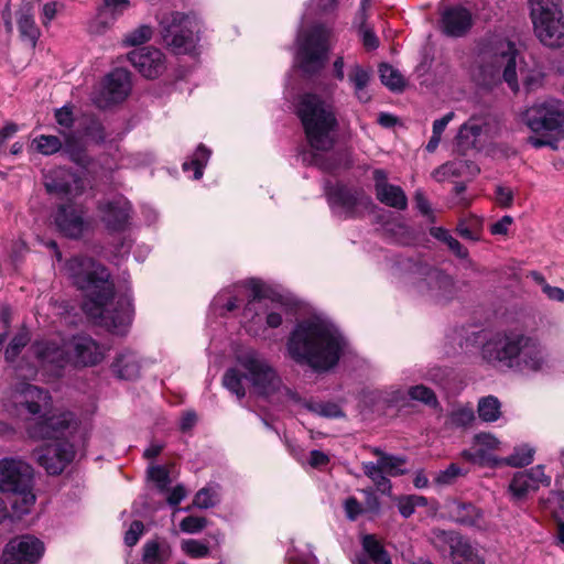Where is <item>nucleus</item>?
<instances>
[{
	"mask_svg": "<svg viewBox=\"0 0 564 564\" xmlns=\"http://www.w3.org/2000/svg\"><path fill=\"white\" fill-rule=\"evenodd\" d=\"M430 279L435 283L443 296H446L454 286L452 278L438 271H433L430 274Z\"/></svg>",
	"mask_w": 564,
	"mask_h": 564,
	"instance_id": "obj_53",
	"label": "nucleus"
},
{
	"mask_svg": "<svg viewBox=\"0 0 564 564\" xmlns=\"http://www.w3.org/2000/svg\"><path fill=\"white\" fill-rule=\"evenodd\" d=\"M59 7L55 1L46 2L43 6L41 21L44 26H47L55 19Z\"/></svg>",
	"mask_w": 564,
	"mask_h": 564,
	"instance_id": "obj_60",
	"label": "nucleus"
},
{
	"mask_svg": "<svg viewBox=\"0 0 564 564\" xmlns=\"http://www.w3.org/2000/svg\"><path fill=\"white\" fill-rule=\"evenodd\" d=\"M43 543L31 535L12 539L3 551L4 564H34L42 556Z\"/></svg>",
	"mask_w": 564,
	"mask_h": 564,
	"instance_id": "obj_19",
	"label": "nucleus"
},
{
	"mask_svg": "<svg viewBox=\"0 0 564 564\" xmlns=\"http://www.w3.org/2000/svg\"><path fill=\"white\" fill-rule=\"evenodd\" d=\"M471 13L462 6L448 7L442 12V30L449 36L464 35L471 28Z\"/></svg>",
	"mask_w": 564,
	"mask_h": 564,
	"instance_id": "obj_24",
	"label": "nucleus"
},
{
	"mask_svg": "<svg viewBox=\"0 0 564 564\" xmlns=\"http://www.w3.org/2000/svg\"><path fill=\"white\" fill-rule=\"evenodd\" d=\"M32 147L43 155H52L62 150L63 143L55 135L41 134L33 139Z\"/></svg>",
	"mask_w": 564,
	"mask_h": 564,
	"instance_id": "obj_42",
	"label": "nucleus"
},
{
	"mask_svg": "<svg viewBox=\"0 0 564 564\" xmlns=\"http://www.w3.org/2000/svg\"><path fill=\"white\" fill-rule=\"evenodd\" d=\"M329 37L330 32L324 25H315L310 32L299 34L296 61L304 73L314 74L324 67L330 48Z\"/></svg>",
	"mask_w": 564,
	"mask_h": 564,
	"instance_id": "obj_12",
	"label": "nucleus"
},
{
	"mask_svg": "<svg viewBox=\"0 0 564 564\" xmlns=\"http://www.w3.org/2000/svg\"><path fill=\"white\" fill-rule=\"evenodd\" d=\"M545 74L540 69L530 70L523 78V85L528 91H535L543 87Z\"/></svg>",
	"mask_w": 564,
	"mask_h": 564,
	"instance_id": "obj_52",
	"label": "nucleus"
},
{
	"mask_svg": "<svg viewBox=\"0 0 564 564\" xmlns=\"http://www.w3.org/2000/svg\"><path fill=\"white\" fill-rule=\"evenodd\" d=\"M478 415L481 421L496 422L501 415V403L494 395H487L478 401Z\"/></svg>",
	"mask_w": 564,
	"mask_h": 564,
	"instance_id": "obj_34",
	"label": "nucleus"
},
{
	"mask_svg": "<svg viewBox=\"0 0 564 564\" xmlns=\"http://www.w3.org/2000/svg\"><path fill=\"white\" fill-rule=\"evenodd\" d=\"M373 180L377 198L382 204L401 210L406 208L408 198L403 189L400 186L389 184L387 173L383 170H375Z\"/></svg>",
	"mask_w": 564,
	"mask_h": 564,
	"instance_id": "obj_23",
	"label": "nucleus"
},
{
	"mask_svg": "<svg viewBox=\"0 0 564 564\" xmlns=\"http://www.w3.org/2000/svg\"><path fill=\"white\" fill-rule=\"evenodd\" d=\"M447 510L456 523L478 530L486 528L484 511L470 502L453 500L447 505Z\"/></svg>",
	"mask_w": 564,
	"mask_h": 564,
	"instance_id": "obj_25",
	"label": "nucleus"
},
{
	"mask_svg": "<svg viewBox=\"0 0 564 564\" xmlns=\"http://www.w3.org/2000/svg\"><path fill=\"white\" fill-rule=\"evenodd\" d=\"M534 448L529 445H521L514 448L513 453L505 458H501L502 465L511 467H523L530 465L533 460Z\"/></svg>",
	"mask_w": 564,
	"mask_h": 564,
	"instance_id": "obj_41",
	"label": "nucleus"
},
{
	"mask_svg": "<svg viewBox=\"0 0 564 564\" xmlns=\"http://www.w3.org/2000/svg\"><path fill=\"white\" fill-rule=\"evenodd\" d=\"M467 169H469L467 161L456 160L447 162L433 172V177L437 182H444L449 177L463 175Z\"/></svg>",
	"mask_w": 564,
	"mask_h": 564,
	"instance_id": "obj_38",
	"label": "nucleus"
},
{
	"mask_svg": "<svg viewBox=\"0 0 564 564\" xmlns=\"http://www.w3.org/2000/svg\"><path fill=\"white\" fill-rule=\"evenodd\" d=\"M128 59L147 78H156L165 69L163 53L154 47H141L129 53Z\"/></svg>",
	"mask_w": 564,
	"mask_h": 564,
	"instance_id": "obj_21",
	"label": "nucleus"
},
{
	"mask_svg": "<svg viewBox=\"0 0 564 564\" xmlns=\"http://www.w3.org/2000/svg\"><path fill=\"white\" fill-rule=\"evenodd\" d=\"M307 409L311 412L316 413L321 416H325V417H339L343 415L340 408L337 404L330 403V402H326V403L311 402L307 404Z\"/></svg>",
	"mask_w": 564,
	"mask_h": 564,
	"instance_id": "obj_48",
	"label": "nucleus"
},
{
	"mask_svg": "<svg viewBox=\"0 0 564 564\" xmlns=\"http://www.w3.org/2000/svg\"><path fill=\"white\" fill-rule=\"evenodd\" d=\"M238 367L228 369L223 378L224 386L239 399L246 395L243 380L261 395L269 397L281 387V379L268 360L254 349H246L236 357Z\"/></svg>",
	"mask_w": 564,
	"mask_h": 564,
	"instance_id": "obj_6",
	"label": "nucleus"
},
{
	"mask_svg": "<svg viewBox=\"0 0 564 564\" xmlns=\"http://www.w3.org/2000/svg\"><path fill=\"white\" fill-rule=\"evenodd\" d=\"M207 524V520L203 517L188 516L184 518L180 528L183 532L194 534L200 532Z\"/></svg>",
	"mask_w": 564,
	"mask_h": 564,
	"instance_id": "obj_51",
	"label": "nucleus"
},
{
	"mask_svg": "<svg viewBox=\"0 0 564 564\" xmlns=\"http://www.w3.org/2000/svg\"><path fill=\"white\" fill-rule=\"evenodd\" d=\"M20 404L32 416L25 423V432L32 440H53L36 451L39 464L51 475L61 474L74 459V446L63 440L74 425L72 412H52V397L48 391L23 383L19 389Z\"/></svg>",
	"mask_w": 564,
	"mask_h": 564,
	"instance_id": "obj_1",
	"label": "nucleus"
},
{
	"mask_svg": "<svg viewBox=\"0 0 564 564\" xmlns=\"http://www.w3.org/2000/svg\"><path fill=\"white\" fill-rule=\"evenodd\" d=\"M480 63L471 73L475 84L486 90L497 88L502 82L517 93L519 82L516 43L502 33L487 35L480 44Z\"/></svg>",
	"mask_w": 564,
	"mask_h": 564,
	"instance_id": "obj_4",
	"label": "nucleus"
},
{
	"mask_svg": "<svg viewBox=\"0 0 564 564\" xmlns=\"http://www.w3.org/2000/svg\"><path fill=\"white\" fill-rule=\"evenodd\" d=\"M525 474L529 475L530 479H532V484L536 490L540 488V486L547 487L551 485V477L545 475L544 467L542 465H538L529 470H525Z\"/></svg>",
	"mask_w": 564,
	"mask_h": 564,
	"instance_id": "obj_54",
	"label": "nucleus"
},
{
	"mask_svg": "<svg viewBox=\"0 0 564 564\" xmlns=\"http://www.w3.org/2000/svg\"><path fill=\"white\" fill-rule=\"evenodd\" d=\"M512 223L513 218L509 215H506L490 226V232L492 235H507Z\"/></svg>",
	"mask_w": 564,
	"mask_h": 564,
	"instance_id": "obj_61",
	"label": "nucleus"
},
{
	"mask_svg": "<svg viewBox=\"0 0 564 564\" xmlns=\"http://www.w3.org/2000/svg\"><path fill=\"white\" fill-rule=\"evenodd\" d=\"M29 340L30 336L28 332H20L19 334H17L6 349V360L9 362H13L15 358L20 355L21 350L26 346Z\"/></svg>",
	"mask_w": 564,
	"mask_h": 564,
	"instance_id": "obj_45",
	"label": "nucleus"
},
{
	"mask_svg": "<svg viewBox=\"0 0 564 564\" xmlns=\"http://www.w3.org/2000/svg\"><path fill=\"white\" fill-rule=\"evenodd\" d=\"M45 187L47 192L69 198H76L85 188L84 181L67 170H58L54 175L46 176Z\"/></svg>",
	"mask_w": 564,
	"mask_h": 564,
	"instance_id": "obj_22",
	"label": "nucleus"
},
{
	"mask_svg": "<svg viewBox=\"0 0 564 564\" xmlns=\"http://www.w3.org/2000/svg\"><path fill=\"white\" fill-rule=\"evenodd\" d=\"M344 509L346 517L351 521H355L364 512L361 503L354 497L344 501Z\"/></svg>",
	"mask_w": 564,
	"mask_h": 564,
	"instance_id": "obj_58",
	"label": "nucleus"
},
{
	"mask_svg": "<svg viewBox=\"0 0 564 564\" xmlns=\"http://www.w3.org/2000/svg\"><path fill=\"white\" fill-rule=\"evenodd\" d=\"M486 122L480 117H471L458 130L456 135V149L465 154L467 151L478 148Z\"/></svg>",
	"mask_w": 564,
	"mask_h": 564,
	"instance_id": "obj_27",
	"label": "nucleus"
},
{
	"mask_svg": "<svg viewBox=\"0 0 564 564\" xmlns=\"http://www.w3.org/2000/svg\"><path fill=\"white\" fill-rule=\"evenodd\" d=\"M210 156V151L203 144L198 145L192 159L183 163L185 172L193 171L194 178L199 180L203 176L204 167L206 166Z\"/></svg>",
	"mask_w": 564,
	"mask_h": 564,
	"instance_id": "obj_36",
	"label": "nucleus"
},
{
	"mask_svg": "<svg viewBox=\"0 0 564 564\" xmlns=\"http://www.w3.org/2000/svg\"><path fill=\"white\" fill-rule=\"evenodd\" d=\"M408 393L411 399L421 401L425 404L435 405L437 403L434 392L424 386L412 387Z\"/></svg>",
	"mask_w": 564,
	"mask_h": 564,
	"instance_id": "obj_50",
	"label": "nucleus"
},
{
	"mask_svg": "<svg viewBox=\"0 0 564 564\" xmlns=\"http://www.w3.org/2000/svg\"><path fill=\"white\" fill-rule=\"evenodd\" d=\"M360 32L362 36L364 46L367 50H375L379 46V40L370 29L361 26Z\"/></svg>",
	"mask_w": 564,
	"mask_h": 564,
	"instance_id": "obj_63",
	"label": "nucleus"
},
{
	"mask_svg": "<svg viewBox=\"0 0 564 564\" xmlns=\"http://www.w3.org/2000/svg\"><path fill=\"white\" fill-rule=\"evenodd\" d=\"M64 151L69 155L70 160L78 165H85L86 154L83 149L76 148L69 138H66Z\"/></svg>",
	"mask_w": 564,
	"mask_h": 564,
	"instance_id": "obj_56",
	"label": "nucleus"
},
{
	"mask_svg": "<svg viewBox=\"0 0 564 564\" xmlns=\"http://www.w3.org/2000/svg\"><path fill=\"white\" fill-rule=\"evenodd\" d=\"M371 452L373 455L379 457L378 462L386 474L390 476H398L404 473V469L402 468L404 466V460L402 458L387 455L377 447L372 448Z\"/></svg>",
	"mask_w": 564,
	"mask_h": 564,
	"instance_id": "obj_39",
	"label": "nucleus"
},
{
	"mask_svg": "<svg viewBox=\"0 0 564 564\" xmlns=\"http://www.w3.org/2000/svg\"><path fill=\"white\" fill-rule=\"evenodd\" d=\"M495 199L500 207L509 208L513 203V192L510 187L498 185L495 191Z\"/></svg>",
	"mask_w": 564,
	"mask_h": 564,
	"instance_id": "obj_55",
	"label": "nucleus"
},
{
	"mask_svg": "<svg viewBox=\"0 0 564 564\" xmlns=\"http://www.w3.org/2000/svg\"><path fill=\"white\" fill-rule=\"evenodd\" d=\"M398 509L403 518H410L415 510L414 503L409 496L398 499Z\"/></svg>",
	"mask_w": 564,
	"mask_h": 564,
	"instance_id": "obj_64",
	"label": "nucleus"
},
{
	"mask_svg": "<svg viewBox=\"0 0 564 564\" xmlns=\"http://www.w3.org/2000/svg\"><path fill=\"white\" fill-rule=\"evenodd\" d=\"M500 441L490 433H479L474 436L473 447L462 452V457L473 464L496 467L502 465L501 458L494 452L499 449Z\"/></svg>",
	"mask_w": 564,
	"mask_h": 564,
	"instance_id": "obj_20",
	"label": "nucleus"
},
{
	"mask_svg": "<svg viewBox=\"0 0 564 564\" xmlns=\"http://www.w3.org/2000/svg\"><path fill=\"white\" fill-rule=\"evenodd\" d=\"M522 120L533 132L564 138V101L556 98L536 101L522 113Z\"/></svg>",
	"mask_w": 564,
	"mask_h": 564,
	"instance_id": "obj_13",
	"label": "nucleus"
},
{
	"mask_svg": "<svg viewBox=\"0 0 564 564\" xmlns=\"http://www.w3.org/2000/svg\"><path fill=\"white\" fill-rule=\"evenodd\" d=\"M347 79L355 98L359 102L367 104L372 99V94L369 88L372 79V73L369 67H365L358 63H352L349 65Z\"/></svg>",
	"mask_w": 564,
	"mask_h": 564,
	"instance_id": "obj_26",
	"label": "nucleus"
},
{
	"mask_svg": "<svg viewBox=\"0 0 564 564\" xmlns=\"http://www.w3.org/2000/svg\"><path fill=\"white\" fill-rule=\"evenodd\" d=\"M152 36V29L149 25H141L126 35L123 44L126 46L141 45L148 42Z\"/></svg>",
	"mask_w": 564,
	"mask_h": 564,
	"instance_id": "obj_47",
	"label": "nucleus"
},
{
	"mask_svg": "<svg viewBox=\"0 0 564 564\" xmlns=\"http://www.w3.org/2000/svg\"><path fill=\"white\" fill-rule=\"evenodd\" d=\"M58 231L65 237L79 239L91 229V220L82 204H62L54 217Z\"/></svg>",
	"mask_w": 564,
	"mask_h": 564,
	"instance_id": "obj_16",
	"label": "nucleus"
},
{
	"mask_svg": "<svg viewBox=\"0 0 564 564\" xmlns=\"http://www.w3.org/2000/svg\"><path fill=\"white\" fill-rule=\"evenodd\" d=\"M144 530V525L141 521H133L130 524L129 530L124 534V543L128 546H133L138 543L140 536L142 535Z\"/></svg>",
	"mask_w": 564,
	"mask_h": 564,
	"instance_id": "obj_57",
	"label": "nucleus"
},
{
	"mask_svg": "<svg viewBox=\"0 0 564 564\" xmlns=\"http://www.w3.org/2000/svg\"><path fill=\"white\" fill-rule=\"evenodd\" d=\"M346 343L339 330L328 321L313 316L300 322L292 332L288 350L299 364L315 370H328L339 360Z\"/></svg>",
	"mask_w": 564,
	"mask_h": 564,
	"instance_id": "obj_3",
	"label": "nucleus"
},
{
	"mask_svg": "<svg viewBox=\"0 0 564 564\" xmlns=\"http://www.w3.org/2000/svg\"><path fill=\"white\" fill-rule=\"evenodd\" d=\"M32 467L15 458L0 460V490L12 492V508L18 516L25 514L35 503Z\"/></svg>",
	"mask_w": 564,
	"mask_h": 564,
	"instance_id": "obj_9",
	"label": "nucleus"
},
{
	"mask_svg": "<svg viewBox=\"0 0 564 564\" xmlns=\"http://www.w3.org/2000/svg\"><path fill=\"white\" fill-rule=\"evenodd\" d=\"M448 420L454 426L466 427L475 421V413L471 406L462 405L451 412Z\"/></svg>",
	"mask_w": 564,
	"mask_h": 564,
	"instance_id": "obj_44",
	"label": "nucleus"
},
{
	"mask_svg": "<svg viewBox=\"0 0 564 564\" xmlns=\"http://www.w3.org/2000/svg\"><path fill=\"white\" fill-rule=\"evenodd\" d=\"M481 354L488 362L519 371H538L545 365L540 343L519 332H499L482 345Z\"/></svg>",
	"mask_w": 564,
	"mask_h": 564,
	"instance_id": "obj_5",
	"label": "nucleus"
},
{
	"mask_svg": "<svg viewBox=\"0 0 564 564\" xmlns=\"http://www.w3.org/2000/svg\"><path fill=\"white\" fill-rule=\"evenodd\" d=\"M131 91V76L124 68H116L102 80L101 88L95 98L100 108L123 101Z\"/></svg>",
	"mask_w": 564,
	"mask_h": 564,
	"instance_id": "obj_17",
	"label": "nucleus"
},
{
	"mask_svg": "<svg viewBox=\"0 0 564 564\" xmlns=\"http://www.w3.org/2000/svg\"><path fill=\"white\" fill-rule=\"evenodd\" d=\"M104 6L113 15L122 14L129 7V0H104Z\"/></svg>",
	"mask_w": 564,
	"mask_h": 564,
	"instance_id": "obj_62",
	"label": "nucleus"
},
{
	"mask_svg": "<svg viewBox=\"0 0 564 564\" xmlns=\"http://www.w3.org/2000/svg\"><path fill=\"white\" fill-rule=\"evenodd\" d=\"M326 195L334 213L345 218L359 216L371 205V199L362 191L339 184L327 188Z\"/></svg>",
	"mask_w": 564,
	"mask_h": 564,
	"instance_id": "obj_14",
	"label": "nucleus"
},
{
	"mask_svg": "<svg viewBox=\"0 0 564 564\" xmlns=\"http://www.w3.org/2000/svg\"><path fill=\"white\" fill-rule=\"evenodd\" d=\"M182 552L192 558L209 556L210 545L207 540L186 539L181 542Z\"/></svg>",
	"mask_w": 564,
	"mask_h": 564,
	"instance_id": "obj_40",
	"label": "nucleus"
},
{
	"mask_svg": "<svg viewBox=\"0 0 564 564\" xmlns=\"http://www.w3.org/2000/svg\"><path fill=\"white\" fill-rule=\"evenodd\" d=\"M362 550L365 553L356 556L354 564H392L388 552L384 550L381 542L372 534H367L362 538Z\"/></svg>",
	"mask_w": 564,
	"mask_h": 564,
	"instance_id": "obj_28",
	"label": "nucleus"
},
{
	"mask_svg": "<svg viewBox=\"0 0 564 564\" xmlns=\"http://www.w3.org/2000/svg\"><path fill=\"white\" fill-rule=\"evenodd\" d=\"M97 212L100 221L111 232H120L128 228L131 218V205L121 196H115L98 203Z\"/></svg>",
	"mask_w": 564,
	"mask_h": 564,
	"instance_id": "obj_18",
	"label": "nucleus"
},
{
	"mask_svg": "<svg viewBox=\"0 0 564 564\" xmlns=\"http://www.w3.org/2000/svg\"><path fill=\"white\" fill-rule=\"evenodd\" d=\"M296 111L311 147L318 151L329 150L334 144L333 132L337 126L333 105L317 95L305 94Z\"/></svg>",
	"mask_w": 564,
	"mask_h": 564,
	"instance_id": "obj_8",
	"label": "nucleus"
},
{
	"mask_svg": "<svg viewBox=\"0 0 564 564\" xmlns=\"http://www.w3.org/2000/svg\"><path fill=\"white\" fill-rule=\"evenodd\" d=\"M55 120L61 127L69 129L74 123V116L72 109L67 106L56 109Z\"/></svg>",
	"mask_w": 564,
	"mask_h": 564,
	"instance_id": "obj_59",
	"label": "nucleus"
},
{
	"mask_svg": "<svg viewBox=\"0 0 564 564\" xmlns=\"http://www.w3.org/2000/svg\"><path fill=\"white\" fill-rule=\"evenodd\" d=\"M381 83L391 91H401L405 86L402 74L389 64H381L379 67Z\"/></svg>",
	"mask_w": 564,
	"mask_h": 564,
	"instance_id": "obj_37",
	"label": "nucleus"
},
{
	"mask_svg": "<svg viewBox=\"0 0 564 564\" xmlns=\"http://www.w3.org/2000/svg\"><path fill=\"white\" fill-rule=\"evenodd\" d=\"M161 35L165 45L175 54L191 53L196 45L198 32L196 19L189 14L171 12L160 21Z\"/></svg>",
	"mask_w": 564,
	"mask_h": 564,
	"instance_id": "obj_11",
	"label": "nucleus"
},
{
	"mask_svg": "<svg viewBox=\"0 0 564 564\" xmlns=\"http://www.w3.org/2000/svg\"><path fill=\"white\" fill-rule=\"evenodd\" d=\"M535 490L532 479H530L525 471L516 473L509 485V492L514 500H522L529 492Z\"/></svg>",
	"mask_w": 564,
	"mask_h": 564,
	"instance_id": "obj_35",
	"label": "nucleus"
},
{
	"mask_svg": "<svg viewBox=\"0 0 564 564\" xmlns=\"http://www.w3.org/2000/svg\"><path fill=\"white\" fill-rule=\"evenodd\" d=\"M31 351L41 367L64 368L68 362L93 366L102 360L105 350L88 336H76L68 344L62 338L40 339L33 343Z\"/></svg>",
	"mask_w": 564,
	"mask_h": 564,
	"instance_id": "obj_7",
	"label": "nucleus"
},
{
	"mask_svg": "<svg viewBox=\"0 0 564 564\" xmlns=\"http://www.w3.org/2000/svg\"><path fill=\"white\" fill-rule=\"evenodd\" d=\"M172 556V547L166 541L151 540L143 546V562L147 564H166Z\"/></svg>",
	"mask_w": 564,
	"mask_h": 564,
	"instance_id": "obj_31",
	"label": "nucleus"
},
{
	"mask_svg": "<svg viewBox=\"0 0 564 564\" xmlns=\"http://www.w3.org/2000/svg\"><path fill=\"white\" fill-rule=\"evenodd\" d=\"M17 24L22 41L34 48L41 32L35 24L31 6L26 4L19 9L17 12Z\"/></svg>",
	"mask_w": 564,
	"mask_h": 564,
	"instance_id": "obj_29",
	"label": "nucleus"
},
{
	"mask_svg": "<svg viewBox=\"0 0 564 564\" xmlns=\"http://www.w3.org/2000/svg\"><path fill=\"white\" fill-rule=\"evenodd\" d=\"M219 492L217 485H208L202 488L194 497V505L200 509H208L217 505Z\"/></svg>",
	"mask_w": 564,
	"mask_h": 564,
	"instance_id": "obj_43",
	"label": "nucleus"
},
{
	"mask_svg": "<svg viewBox=\"0 0 564 564\" xmlns=\"http://www.w3.org/2000/svg\"><path fill=\"white\" fill-rule=\"evenodd\" d=\"M529 6L538 40L546 47H563L564 12L561 0H529Z\"/></svg>",
	"mask_w": 564,
	"mask_h": 564,
	"instance_id": "obj_10",
	"label": "nucleus"
},
{
	"mask_svg": "<svg viewBox=\"0 0 564 564\" xmlns=\"http://www.w3.org/2000/svg\"><path fill=\"white\" fill-rule=\"evenodd\" d=\"M247 288L251 292V299L249 300L245 308V317L254 319L259 316V311L265 312L268 308L267 304V288L258 280H250L246 283Z\"/></svg>",
	"mask_w": 564,
	"mask_h": 564,
	"instance_id": "obj_30",
	"label": "nucleus"
},
{
	"mask_svg": "<svg viewBox=\"0 0 564 564\" xmlns=\"http://www.w3.org/2000/svg\"><path fill=\"white\" fill-rule=\"evenodd\" d=\"M431 539L440 550L449 547L453 564H484L477 550L458 533L436 529L432 531Z\"/></svg>",
	"mask_w": 564,
	"mask_h": 564,
	"instance_id": "obj_15",
	"label": "nucleus"
},
{
	"mask_svg": "<svg viewBox=\"0 0 564 564\" xmlns=\"http://www.w3.org/2000/svg\"><path fill=\"white\" fill-rule=\"evenodd\" d=\"M113 372L121 379L132 380L139 376L140 366L132 351L120 352L112 364Z\"/></svg>",
	"mask_w": 564,
	"mask_h": 564,
	"instance_id": "obj_32",
	"label": "nucleus"
},
{
	"mask_svg": "<svg viewBox=\"0 0 564 564\" xmlns=\"http://www.w3.org/2000/svg\"><path fill=\"white\" fill-rule=\"evenodd\" d=\"M148 477L150 480H152L156 487L164 491L167 489V486L170 484V471L164 466H151L148 469Z\"/></svg>",
	"mask_w": 564,
	"mask_h": 564,
	"instance_id": "obj_46",
	"label": "nucleus"
},
{
	"mask_svg": "<svg viewBox=\"0 0 564 564\" xmlns=\"http://www.w3.org/2000/svg\"><path fill=\"white\" fill-rule=\"evenodd\" d=\"M65 269L73 283L85 293L84 312L110 332L124 334L133 315L131 299L115 296L108 270L87 257L69 259Z\"/></svg>",
	"mask_w": 564,
	"mask_h": 564,
	"instance_id": "obj_2",
	"label": "nucleus"
},
{
	"mask_svg": "<svg viewBox=\"0 0 564 564\" xmlns=\"http://www.w3.org/2000/svg\"><path fill=\"white\" fill-rule=\"evenodd\" d=\"M362 470L365 475L371 479L378 491L383 495L391 494V481L384 476L386 471L378 463L367 462L362 463Z\"/></svg>",
	"mask_w": 564,
	"mask_h": 564,
	"instance_id": "obj_33",
	"label": "nucleus"
},
{
	"mask_svg": "<svg viewBox=\"0 0 564 564\" xmlns=\"http://www.w3.org/2000/svg\"><path fill=\"white\" fill-rule=\"evenodd\" d=\"M464 471L457 464H451L446 469L441 470L435 476V482L438 485H451L458 477L465 475Z\"/></svg>",
	"mask_w": 564,
	"mask_h": 564,
	"instance_id": "obj_49",
	"label": "nucleus"
}]
</instances>
